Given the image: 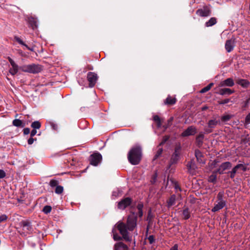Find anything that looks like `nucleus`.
<instances>
[{"label": "nucleus", "instance_id": "obj_15", "mask_svg": "<svg viewBox=\"0 0 250 250\" xmlns=\"http://www.w3.org/2000/svg\"><path fill=\"white\" fill-rule=\"evenodd\" d=\"M234 85V82L232 78H229L227 79L221 81L219 86L220 87H232Z\"/></svg>", "mask_w": 250, "mask_h": 250}, {"label": "nucleus", "instance_id": "obj_4", "mask_svg": "<svg viewBox=\"0 0 250 250\" xmlns=\"http://www.w3.org/2000/svg\"><path fill=\"white\" fill-rule=\"evenodd\" d=\"M181 150V146L180 145H176L174 149V152L171 155L169 163L167 166V169L170 168L172 165L176 164L178 163L180 158Z\"/></svg>", "mask_w": 250, "mask_h": 250}, {"label": "nucleus", "instance_id": "obj_31", "mask_svg": "<svg viewBox=\"0 0 250 250\" xmlns=\"http://www.w3.org/2000/svg\"><path fill=\"white\" fill-rule=\"evenodd\" d=\"M250 103V97L246 99V101L241 103V108L243 110H246L249 107Z\"/></svg>", "mask_w": 250, "mask_h": 250}, {"label": "nucleus", "instance_id": "obj_40", "mask_svg": "<svg viewBox=\"0 0 250 250\" xmlns=\"http://www.w3.org/2000/svg\"><path fill=\"white\" fill-rule=\"evenodd\" d=\"M52 210V207L50 206H45L42 209V211L46 214L50 213Z\"/></svg>", "mask_w": 250, "mask_h": 250}, {"label": "nucleus", "instance_id": "obj_35", "mask_svg": "<svg viewBox=\"0 0 250 250\" xmlns=\"http://www.w3.org/2000/svg\"><path fill=\"white\" fill-rule=\"evenodd\" d=\"M213 85V83H210L207 86H206V87L202 88L200 91V93H204L207 92V91H209L211 89V88L212 87Z\"/></svg>", "mask_w": 250, "mask_h": 250}, {"label": "nucleus", "instance_id": "obj_27", "mask_svg": "<svg viewBox=\"0 0 250 250\" xmlns=\"http://www.w3.org/2000/svg\"><path fill=\"white\" fill-rule=\"evenodd\" d=\"M176 199V196L175 194L171 195L167 201V207L169 208L172 206H174L175 204Z\"/></svg>", "mask_w": 250, "mask_h": 250}, {"label": "nucleus", "instance_id": "obj_47", "mask_svg": "<svg viewBox=\"0 0 250 250\" xmlns=\"http://www.w3.org/2000/svg\"><path fill=\"white\" fill-rule=\"evenodd\" d=\"M169 137L168 136H165L163 138V140L162 142L160 143V144L158 146V147L163 145L164 144L166 143L167 141L169 139Z\"/></svg>", "mask_w": 250, "mask_h": 250}, {"label": "nucleus", "instance_id": "obj_19", "mask_svg": "<svg viewBox=\"0 0 250 250\" xmlns=\"http://www.w3.org/2000/svg\"><path fill=\"white\" fill-rule=\"evenodd\" d=\"M154 217V215L152 213L151 208H150L147 212V216L146 220L148 222V225L147 226V230H148L149 228L153 224V219Z\"/></svg>", "mask_w": 250, "mask_h": 250}, {"label": "nucleus", "instance_id": "obj_16", "mask_svg": "<svg viewBox=\"0 0 250 250\" xmlns=\"http://www.w3.org/2000/svg\"><path fill=\"white\" fill-rule=\"evenodd\" d=\"M204 137V133L203 132H200L196 136L195 139V143L196 145L198 147H201L202 146Z\"/></svg>", "mask_w": 250, "mask_h": 250}, {"label": "nucleus", "instance_id": "obj_52", "mask_svg": "<svg viewBox=\"0 0 250 250\" xmlns=\"http://www.w3.org/2000/svg\"><path fill=\"white\" fill-rule=\"evenodd\" d=\"M7 218L6 215L3 214L0 216V223L5 221Z\"/></svg>", "mask_w": 250, "mask_h": 250}, {"label": "nucleus", "instance_id": "obj_54", "mask_svg": "<svg viewBox=\"0 0 250 250\" xmlns=\"http://www.w3.org/2000/svg\"><path fill=\"white\" fill-rule=\"evenodd\" d=\"M157 177V176L156 173H155V174H154L152 176V179L151 180V182L152 184H154L156 182Z\"/></svg>", "mask_w": 250, "mask_h": 250}, {"label": "nucleus", "instance_id": "obj_28", "mask_svg": "<svg viewBox=\"0 0 250 250\" xmlns=\"http://www.w3.org/2000/svg\"><path fill=\"white\" fill-rule=\"evenodd\" d=\"M220 124V121L216 119H211L208 121V126L211 128H214L215 126Z\"/></svg>", "mask_w": 250, "mask_h": 250}, {"label": "nucleus", "instance_id": "obj_38", "mask_svg": "<svg viewBox=\"0 0 250 250\" xmlns=\"http://www.w3.org/2000/svg\"><path fill=\"white\" fill-rule=\"evenodd\" d=\"M217 176L214 174H212L208 177V182L215 184L216 182Z\"/></svg>", "mask_w": 250, "mask_h": 250}, {"label": "nucleus", "instance_id": "obj_57", "mask_svg": "<svg viewBox=\"0 0 250 250\" xmlns=\"http://www.w3.org/2000/svg\"><path fill=\"white\" fill-rule=\"evenodd\" d=\"M23 131L24 134L27 135V134H29L30 130L29 128H25L23 129Z\"/></svg>", "mask_w": 250, "mask_h": 250}, {"label": "nucleus", "instance_id": "obj_17", "mask_svg": "<svg viewBox=\"0 0 250 250\" xmlns=\"http://www.w3.org/2000/svg\"><path fill=\"white\" fill-rule=\"evenodd\" d=\"M235 90L231 89L229 88H223L219 89L218 93L222 96L230 95L234 93Z\"/></svg>", "mask_w": 250, "mask_h": 250}, {"label": "nucleus", "instance_id": "obj_55", "mask_svg": "<svg viewBox=\"0 0 250 250\" xmlns=\"http://www.w3.org/2000/svg\"><path fill=\"white\" fill-rule=\"evenodd\" d=\"M36 139H34L33 137H31L28 140L27 142L28 145H32L34 141H36Z\"/></svg>", "mask_w": 250, "mask_h": 250}, {"label": "nucleus", "instance_id": "obj_39", "mask_svg": "<svg viewBox=\"0 0 250 250\" xmlns=\"http://www.w3.org/2000/svg\"><path fill=\"white\" fill-rule=\"evenodd\" d=\"M153 120H154V121H155L156 123L157 126L158 127L161 126V119L158 115H154L153 116Z\"/></svg>", "mask_w": 250, "mask_h": 250}, {"label": "nucleus", "instance_id": "obj_58", "mask_svg": "<svg viewBox=\"0 0 250 250\" xmlns=\"http://www.w3.org/2000/svg\"><path fill=\"white\" fill-rule=\"evenodd\" d=\"M219 170H220V167H219V168H217V169L216 170H214V171L212 172V174H214L216 175V174H217V173H219V174L222 175V173H221V172H220L221 171H219Z\"/></svg>", "mask_w": 250, "mask_h": 250}, {"label": "nucleus", "instance_id": "obj_53", "mask_svg": "<svg viewBox=\"0 0 250 250\" xmlns=\"http://www.w3.org/2000/svg\"><path fill=\"white\" fill-rule=\"evenodd\" d=\"M6 174L3 170L0 169V178L2 179L5 177Z\"/></svg>", "mask_w": 250, "mask_h": 250}, {"label": "nucleus", "instance_id": "obj_8", "mask_svg": "<svg viewBox=\"0 0 250 250\" xmlns=\"http://www.w3.org/2000/svg\"><path fill=\"white\" fill-rule=\"evenodd\" d=\"M20 226L21 228H22L23 231H21V230H18V231L22 236H25L26 234L28 233V232L32 229V227L29 222L27 221H22L20 223Z\"/></svg>", "mask_w": 250, "mask_h": 250}, {"label": "nucleus", "instance_id": "obj_32", "mask_svg": "<svg viewBox=\"0 0 250 250\" xmlns=\"http://www.w3.org/2000/svg\"><path fill=\"white\" fill-rule=\"evenodd\" d=\"M183 214L184 215V219L185 220H187L189 219L190 217V212L189 211V209L188 208H186L184 209L183 211Z\"/></svg>", "mask_w": 250, "mask_h": 250}, {"label": "nucleus", "instance_id": "obj_46", "mask_svg": "<svg viewBox=\"0 0 250 250\" xmlns=\"http://www.w3.org/2000/svg\"><path fill=\"white\" fill-rule=\"evenodd\" d=\"M237 166L238 167V169H241L244 172L246 171L247 170V167L242 164H237Z\"/></svg>", "mask_w": 250, "mask_h": 250}, {"label": "nucleus", "instance_id": "obj_5", "mask_svg": "<svg viewBox=\"0 0 250 250\" xmlns=\"http://www.w3.org/2000/svg\"><path fill=\"white\" fill-rule=\"evenodd\" d=\"M130 213L127 217L126 225L128 230L132 231L137 226L138 216L133 211H130Z\"/></svg>", "mask_w": 250, "mask_h": 250}, {"label": "nucleus", "instance_id": "obj_1", "mask_svg": "<svg viewBox=\"0 0 250 250\" xmlns=\"http://www.w3.org/2000/svg\"><path fill=\"white\" fill-rule=\"evenodd\" d=\"M142 158V148L139 145L132 147L127 154V159L132 165H138Z\"/></svg>", "mask_w": 250, "mask_h": 250}, {"label": "nucleus", "instance_id": "obj_37", "mask_svg": "<svg viewBox=\"0 0 250 250\" xmlns=\"http://www.w3.org/2000/svg\"><path fill=\"white\" fill-rule=\"evenodd\" d=\"M224 195V192L223 191H220L217 195V199L218 202H226V201L223 200V197Z\"/></svg>", "mask_w": 250, "mask_h": 250}, {"label": "nucleus", "instance_id": "obj_2", "mask_svg": "<svg viewBox=\"0 0 250 250\" xmlns=\"http://www.w3.org/2000/svg\"><path fill=\"white\" fill-rule=\"evenodd\" d=\"M19 70L30 73L36 74L42 70V67L41 65L34 63L23 65L19 67L17 65V72Z\"/></svg>", "mask_w": 250, "mask_h": 250}, {"label": "nucleus", "instance_id": "obj_20", "mask_svg": "<svg viewBox=\"0 0 250 250\" xmlns=\"http://www.w3.org/2000/svg\"><path fill=\"white\" fill-rule=\"evenodd\" d=\"M232 167V164L229 162H225L222 163L220 166H219L220 170L221 173L223 174L224 173V171L230 169Z\"/></svg>", "mask_w": 250, "mask_h": 250}, {"label": "nucleus", "instance_id": "obj_10", "mask_svg": "<svg viewBox=\"0 0 250 250\" xmlns=\"http://www.w3.org/2000/svg\"><path fill=\"white\" fill-rule=\"evenodd\" d=\"M196 13L200 17H208L210 16L211 11L208 6L205 5L202 8L198 9L196 11Z\"/></svg>", "mask_w": 250, "mask_h": 250}, {"label": "nucleus", "instance_id": "obj_48", "mask_svg": "<svg viewBox=\"0 0 250 250\" xmlns=\"http://www.w3.org/2000/svg\"><path fill=\"white\" fill-rule=\"evenodd\" d=\"M250 124V112L246 116L245 120V125H249Z\"/></svg>", "mask_w": 250, "mask_h": 250}, {"label": "nucleus", "instance_id": "obj_60", "mask_svg": "<svg viewBox=\"0 0 250 250\" xmlns=\"http://www.w3.org/2000/svg\"><path fill=\"white\" fill-rule=\"evenodd\" d=\"M227 173L229 174V177L231 179H233L235 177V174H234V173H231V172H230V171H229L228 172H227Z\"/></svg>", "mask_w": 250, "mask_h": 250}, {"label": "nucleus", "instance_id": "obj_51", "mask_svg": "<svg viewBox=\"0 0 250 250\" xmlns=\"http://www.w3.org/2000/svg\"><path fill=\"white\" fill-rule=\"evenodd\" d=\"M148 240L149 241V242L150 244H153L154 241H155V238H154V236L152 235H150L148 237Z\"/></svg>", "mask_w": 250, "mask_h": 250}, {"label": "nucleus", "instance_id": "obj_42", "mask_svg": "<svg viewBox=\"0 0 250 250\" xmlns=\"http://www.w3.org/2000/svg\"><path fill=\"white\" fill-rule=\"evenodd\" d=\"M17 42L21 44L23 48L27 47V45L20 38L17 37Z\"/></svg>", "mask_w": 250, "mask_h": 250}, {"label": "nucleus", "instance_id": "obj_14", "mask_svg": "<svg viewBox=\"0 0 250 250\" xmlns=\"http://www.w3.org/2000/svg\"><path fill=\"white\" fill-rule=\"evenodd\" d=\"M235 46V39H231L226 41L225 43V49L228 52H230Z\"/></svg>", "mask_w": 250, "mask_h": 250}, {"label": "nucleus", "instance_id": "obj_64", "mask_svg": "<svg viewBox=\"0 0 250 250\" xmlns=\"http://www.w3.org/2000/svg\"><path fill=\"white\" fill-rule=\"evenodd\" d=\"M208 109V107L207 106H204L202 107V108H201V110L202 111L206 110Z\"/></svg>", "mask_w": 250, "mask_h": 250}, {"label": "nucleus", "instance_id": "obj_43", "mask_svg": "<svg viewBox=\"0 0 250 250\" xmlns=\"http://www.w3.org/2000/svg\"><path fill=\"white\" fill-rule=\"evenodd\" d=\"M63 191V188L61 186H58L56 187L55 193L58 194H61Z\"/></svg>", "mask_w": 250, "mask_h": 250}, {"label": "nucleus", "instance_id": "obj_11", "mask_svg": "<svg viewBox=\"0 0 250 250\" xmlns=\"http://www.w3.org/2000/svg\"><path fill=\"white\" fill-rule=\"evenodd\" d=\"M87 79L89 82V86L93 87L98 80V76L94 72H89L87 74Z\"/></svg>", "mask_w": 250, "mask_h": 250}, {"label": "nucleus", "instance_id": "obj_49", "mask_svg": "<svg viewBox=\"0 0 250 250\" xmlns=\"http://www.w3.org/2000/svg\"><path fill=\"white\" fill-rule=\"evenodd\" d=\"M123 238V236L121 237L117 233L114 234V235H113V239L115 241L122 240Z\"/></svg>", "mask_w": 250, "mask_h": 250}, {"label": "nucleus", "instance_id": "obj_34", "mask_svg": "<svg viewBox=\"0 0 250 250\" xmlns=\"http://www.w3.org/2000/svg\"><path fill=\"white\" fill-rule=\"evenodd\" d=\"M163 151V148L159 147L154 156L153 161H155L157 158H158L162 155Z\"/></svg>", "mask_w": 250, "mask_h": 250}, {"label": "nucleus", "instance_id": "obj_24", "mask_svg": "<svg viewBox=\"0 0 250 250\" xmlns=\"http://www.w3.org/2000/svg\"><path fill=\"white\" fill-rule=\"evenodd\" d=\"M177 102V99L175 98H173L170 95H168L166 99L164 101V103L165 105L168 106L173 105Z\"/></svg>", "mask_w": 250, "mask_h": 250}, {"label": "nucleus", "instance_id": "obj_36", "mask_svg": "<svg viewBox=\"0 0 250 250\" xmlns=\"http://www.w3.org/2000/svg\"><path fill=\"white\" fill-rule=\"evenodd\" d=\"M31 126L33 129H39L41 126V124L39 121H34L31 124Z\"/></svg>", "mask_w": 250, "mask_h": 250}, {"label": "nucleus", "instance_id": "obj_41", "mask_svg": "<svg viewBox=\"0 0 250 250\" xmlns=\"http://www.w3.org/2000/svg\"><path fill=\"white\" fill-rule=\"evenodd\" d=\"M229 102L233 103V102L231 101V98H227L224 99L223 100L218 101V103L219 104H225Z\"/></svg>", "mask_w": 250, "mask_h": 250}, {"label": "nucleus", "instance_id": "obj_13", "mask_svg": "<svg viewBox=\"0 0 250 250\" xmlns=\"http://www.w3.org/2000/svg\"><path fill=\"white\" fill-rule=\"evenodd\" d=\"M197 130L194 126H189L181 134L182 137H188L190 135H193L196 134Z\"/></svg>", "mask_w": 250, "mask_h": 250}, {"label": "nucleus", "instance_id": "obj_29", "mask_svg": "<svg viewBox=\"0 0 250 250\" xmlns=\"http://www.w3.org/2000/svg\"><path fill=\"white\" fill-rule=\"evenodd\" d=\"M143 208H144V204L142 202L138 203V205H137V208L138 210V217L140 218H141L143 216Z\"/></svg>", "mask_w": 250, "mask_h": 250}, {"label": "nucleus", "instance_id": "obj_45", "mask_svg": "<svg viewBox=\"0 0 250 250\" xmlns=\"http://www.w3.org/2000/svg\"><path fill=\"white\" fill-rule=\"evenodd\" d=\"M25 125L24 122L19 119H17V127H23Z\"/></svg>", "mask_w": 250, "mask_h": 250}, {"label": "nucleus", "instance_id": "obj_30", "mask_svg": "<svg viewBox=\"0 0 250 250\" xmlns=\"http://www.w3.org/2000/svg\"><path fill=\"white\" fill-rule=\"evenodd\" d=\"M217 23V19L215 17L211 18L205 23L206 27H210L215 25Z\"/></svg>", "mask_w": 250, "mask_h": 250}, {"label": "nucleus", "instance_id": "obj_12", "mask_svg": "<svg viewBox=\"0 0 250 250\" xmlns=\"http://www.w3.org/2000/svg\"><path fill=\"white\" fill-rule=\"evenodd\" d=\"M188 169V172L191 175L195 174V170L197 168V166L193 160H191L188 162L187 165Z\"/></svg>", "mask_w": 250, "mask_h": 250}, {"label": "nucleus", "instance_id": "obj_44", "mask_svg": "<svg viewBox=\"0 0 250 250\" xmlns=\"http://www.w3.org/2000/svg\"><path fill=\"white\" fill-rule=\"evenodd\" d=\"M58 181L55 179L51 180L49 183V185L51 187H56L57 186H58Z\"/></svg>", "mask_w": 250, "mask_h": 250}, {"label": "nucleus", "instance_id": "obj_33", "mask_svg": "<svg viewBox=\"0 0 250 250\" xmlns=\"http://www.w3.org/2000/svg\"><path fill=\"white\" fill-rule=\"evenodd\" d=\"M233 117V115L227 114L221 117V121L222 122H227L229 121L231 118Z\"/></svg>", "mask_w": 250, "mask_h": 250}, {"label": "nucleus", "instance_id": "obj_25", "mask_svg": "<svg viewBox=\"0 0 250 250\" xmlns=\"http://www.w3.org/2000/svg\"><path fill=\"white\" fill-rule=\"evenodd\" d=\"M28 22L30 27L33 30L37 28V19L34 17H30L28 19Z\"/></svg>", "mask_w": 250, "mask_h": 250}, {"label": "nucleus", "instance_id": "obj_59", "mask_svg": "<svg viewBox=\"0 0 250 250\" xmlns=\"http://www.w3.org/2000/svg\"><path fill=\"white\" fill-rule=\"evenodd\" d=\"M37 132L36 129H33L31 131V133H30V136H31V137H33V136H34L36 134Z\"/></svg>", "mask_w": 250, "mask_h": 250}, {"label": "nucleus", "instance_id": "obj_6", "mask_svg": "<svg viewBox=\"0 0 250 250\" xmlns=\"http://www.w3.org/2000/svg\"><path fill=\"white\" fill-rule=\"evenodd\" d=\"M133 200L131 198L127 197L123 198L118 203V208L120 209L124 210L126 208L130 206L131 208L134 207V205H132Z\"/></svg>", "mask_w": 250, "mask_h": 250}, {"label": "nucleus", "instance_id": "obj_21", "mask_svg": "<svg viewBox=\"0 0 250 250\" xmlns=\"http://www.w3.org/2000/svg\"><path fill=\"white\" fill-rule=\"evenodd\" d=\"M195 156L196 158L197 161L201 164H205V161L203 159V155L201 151L199 149H196L195 151Z\"/></svg>", "mask_w": 250, "mask_h": 250}, {"label": "nucleus", "instance_id": "obj_22", "mask_svg": "<svg viewBox=\"0 0 250 250\" xmlns=\"http://www.w3.org/2000/svg\"><path fill=\"white\" fill-rule=\"evenodd\" d=\"M19 193L20 194V198H17V203H18L19 204H23V206L26 207L27 205L25 203H24V200L23 199L26 195L24 190L21 189L20 190Z\"/></svg>", "mask_w": 250, "mask_h": 250}, {"label": "nucleus", "instance_id": "obj_18", "mask_svg": "<svg viewBox=\"0 0 250 250\" xmlns=\"http://www.w3.org/2000/svg\"><path fill=\"white\" fill-rule=\"evenodd\" d=\"M236 83L244 88H247L250 85V82L246 80L243 79H237L235 81Z\"/></svg>", "mask_w": 250, "mask_h": 250}, {"label": "nucleus", "instance_id": "obj_7", "mask_svg": "<svg viewBox=\"0 0 250 250\" xmlns=\"http://www.w3.org/2000/svg\"><path fill=\"white\" fill-rule=\"evenodd\" d=\"M8 59L13 68L9 70V74H7V79L11 85L13 87H15L14 82L12 80V78L10 77V76H11L13 78H14V76L16 74V63H15V62L10 57H8Z\"/></svg>", "mask_w": 250, "mask_h": 250}, {"label": "nucleus", "instance_id": "obj_62", "mask_svg": "<svg viewBox=\"0 0 250 250\" xmlns=\"http://www.w3.org/2000/svg\"><path fill=\"white\" fill-rule=\"evenodd\" d=\"M178 245L175 244L170 249V250H178Z\"/></svg>", "mask_w": 250, "mask_h": 250}, {"label": "nucleus", "instance_id": "obj_61", "mask_svg": "<svg viewBox=\"0 0 250 250\" xmlns=\"http://www.w3.org/2000/svg\"><path fill=\"white\" fill-rule=\"evenodd\" d=\"M219 161L218 160H217V159H215L214 160L213 162H212V165L214 167H216V165L218 163H219Z\"/></svg>", "mask_w": 250, "mask_h": 250}, {"label": "nucleus", "instance_id": "obj_63", "mask_svg": "<svg viewBox=\"0 0 250 250\" xmlns=\"http://www.w3.org/2000/svg\"><path fill=\"white\" fill-rule=\"evenodd\" d=\"M52 127L54 129L56 130L57 128V125L53 123L51 124Z\"/></svg>", "mask_w": 250, "mask_h": 250}, {"label": "nucleus", "instance_id": "obj_23", "mask_svg": "<svg viewBox=\"0 0 250 250\" xmlns=\"http://www.w3.org/2000/svg\"><path fill=\"white\" fill-rule=\"evenodd\" d=\"M114 250H128L127 246L122 242L116 243L114 247Z\"/></svg>", "mask_w": 250, "mask_h": 250}, {"label": "nucleus", "instance_id": "obj_9", "mask_svg": "<svg viewBox=\"0 0 250 250\" xmlns=\"http://www.w3.org/2000/svg\"><path fill=\"white\" fill-rule=\"evenodd\" d=\"M102 160V156L98 152L93 153L89 157L90 164L94 166H97Z\"/></svg>", "mask_w": 250, "mask_h": 250}, {"label": "nucleus", "instance_id": "obj_3", "mask_svg": "<svg viewBox=\"0 0 250 250\" xmlns=\"http://www.w3.org/2000/svg\"><path fill=\"white\" fill-rule=\"evenodd\" d=\"M116 227L125 240L128 242L131 241V238L128 236L127 227L125 223L119 221L116 224Z\"/></svg>", "mask_w": 250, "mask_h": 250}, {"label": "nucleus", "instance_id": "obj_56", "mask_svg": "<svg viewBox=\"0 0 250 250\" xmlns=\"http://www.w3.org/2000/svg\"><path fill=\"white\" fill-rule=\"evenodd\" d=\"M238 167L237 166V165H236L232 169L231 171H230V172H231V173H234V174H236V173H237V171L238 170Z\"/></svg>", "mask_w": 250, "mask_h": 250}, {"label": "nucleus", "instance_id": "obj_26", "mask_svg": "<svg viewBox=\"0 0 250 250\" xmlns=\"http://www.w3.org/2000/svg\"><path fill=\"white\" fill-rule=\"evenodd\" d=\"M226 206V202H218L217 204H215L214 207L212 208L211 211L214 212L218 211Z\"/></svg>", "mask_w": 250, "mask_h": 250}, {"label": "nucleus", "instance_id": "obj_50", "mask_svg": "<svg viewBox=\"0 0 250 250\" xmlns=\"http://www.w3.org/2000/svg\"><path fill=\"white\" fill-rule=\"evenodd\" d=\"M204 131H205V133H207V134H209V133H210L212 132V128H211V127H209L208 126V127H205L204 128Z\"/></svg>", "mask_w": 250, "mask_h": 250}]
</instances>
